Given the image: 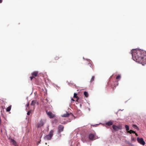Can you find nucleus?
<instances>
[{"mask_svg":"<svg viewBox=\"0 0 146 146\" xmlns=\"http://www.w3.org/2000/svg\"><path fill=\"white\" fill-rule=\"evenodd\" d=\"M121 76L120 75H118L116 77V79H120L121 78Z\"/></svg>","mask_w":146,"mask_h":146,"instance_id":"b1692460","label":"nucleus"},{"mask_svg":"<svg viewBox=\"0 0 146 146\" xmlns=\"http://www.w3.org/2000/svg\"><path fill=\"white\" fill-rule=\"evenodd\" d=\"M84 94L85 96L86 97H88V93L86 92H84Z\"/></svg>","mask_w":146,"mask_h":146,"instance_id":"f3484780","label":"nucleus"},{"mask_svg":"<svg viewBox=\"0 0 146 146\" xmlns=\"http://www.w3.org/2000/svg\"><path fill=\"white\" fill-rule=\"evenodd\" d=\"M62 117H64V115H62Z\"/></svg>","mask_w":146,"mask_h":146,"instance_id":"2f4dec72","label":"nucleus"},{"mask_svg":"<svg viewBox=\"0 0 146 146\" xmlns=\"http://www.w3.org/2000/svg\"><path fill=\"white\" fill-rule=\"evenodd\" d=\"M64 124L67 122H70L74 116L73 114L70 113H69L66 112V113L64 114Z\"/></svg>","mask_w":146,"mask_h":146,"instance_id":"f03ea898","label":"nucleus"},{"mask_svg":"<svg viewBox=\"0 0 146 146\" xmlns=\"http://www.w3.org/2000/svg\"><path fill=\"white\" fill-rule=\"evenodd\" d=\"M125 127L127 131H129V126L127 125H125Z\"/></svg>","mask_w":146,"mask_h":146,"instance_id":"5701e85b","label":"nucleus"},{"mask_svg":"<svg viewBox=\"0 0 146 146\" xmlns=\"http://www.w3.org/2000/svg\"><path fill=\"white\" fill-rule=\"evenodd\" d=\"M38 72L37 71H35L33 72L32 74V75L34 77L37 76L38 74Z\"/></svg>","mask_w":146,"mask_h":146,"instance_id":"9b49d317","label":"nucleus"},{"mask_svg":"<svg viewBox=\"0 0 146 146\" xmlns=\"http://www.w3.org/2000/svg\"><path fill=\"white\" fill-rule=\"evenodd\" d=\"M58 122V120L56 119H54L52 121V122L53 123H56Z\"/></svg>","mask_w":146,"mask_h":146,"instance_id":"a211bd4d","label":"nucleus"},{"mask_svg":"<svg viewBox=\"0 0 146 146\" xmlns=\"http://www.w3.org/2000/svg\"><path fill=\"white\" fill-rule=\"evenodd\" d=\"M133 127H135L136 129L138 128L137 127L136 125H133Z\"/></svg>","mask_w":146,"mask_h":146,"instance_id":"a878e982","label":"nucleus"},{"mask_svg":"<svg viewBox=\"0 0 146 146\" xmlns=\"http://www.w3.org/2000/svg\"><path fill=\"white\" fill-rule=\"evenodd\" d=\"M9 139L10 140L11 142H12L13 143V145H15V146H16V141L14 139H12V138L10 139Z\"/></svg>","mask_w":146,"mask_h":146,"instance_id":"ddd939ff","label":"nucleus"},{"mask_svg":"<svg viewBox=\"0 0 146 146\" xmlns=\"http://www.w3.org/2000/svg\"><path fill=\"white\" fill-rule=\"evenodd\" d=\"M46 112L47 115H48L50 118H52L55 117V115L52 113L51 112H48L47 111Z\"/></svg>","mask_w":146,"mask_h":146,"instance_id":"6e6552de","label":"nucleus"},{"mask_svg":"<svg viewBox=\"0 0 146 146\" xmlns=\"http://www.w3.org/2000/svg\"><path fill=\"white\" fill-rule=\"evenodd\" d=\"M88 137H89V138L90 139V140L91 141H93L95 139H94V138H95L94 135L92 133L90 134L89 135Z\"/></svg>","mask_w":146,"mask_h":146,"instance_id":"1a4fd4ad","label":"nucleus"},{"mask_svg":"<svg viewBox=\"0 0 146 146\" xmlns=\"http://www.w3.org/2000/svg\"><path fill=\"white\" fill-rule=\"evenodd\" d=\"M74 98H77L76 101H78V100L79 99V98L77 96V94L76 93H74Z\"/></svg>","mask_w":146,"mask_h":146,"instance_id":"2eb2a0df","label":"nucleus"},{"mask_svg":"<svg viewBox=\"0 0 146 146\" xmlns=\"http://www.w3.org/2000/svg\"><path fill=\"white\" fill-rule=\"evenodd\" d=\"M59 58L58 56H56L55 58V59L56 60H58Z\"/></svg>","mask_w":146,"mask_h":146,"instance_id":"bb28decb","label":"nucleus"},{"mask_svg":"<svg viewBox=\"0 0 146 146\" xmlns=\"http://www.w3.org/2000/svg\"><path fill=\"white\" fill-rule=\"evenodd\" d=\"M2 0H0V3H1L2 2Z\"/></svg>","mask_w":146,"mask_h":146,"instance_id":"c85d7f7f","label":"nucleus"},{"mask_svg":"<svg viewBox=\"0 0 146 146\" xmlns=\"http://www.w3.org/2000/svg\"><path fill=\"white\" fill-rule=\"evenodd\" d=\"M137 140L138 142L140 144L143 145H145V142L143 138L138 137L137 138Z\"/></svg>","mask_w":146,"mask_h":146,"instance_id":"39448f33","label":"nucleus"},{"mask_svg":"<svg viewBox=\"0 0 146 146\" xmlns=\"http://www.w3.org/2000/svg\"><path fill=\"white\" fill-rule=\"evenodd\" d=\"M11 106H9L8 107H7L6 110L7 111L9 112V111L11 110Z\"/></svg>","mask_w":146,"mask_h":146,"instance_id":"dca6fc26","label":"nucleus"},{"mask_svg":"<svg viewBox=\"0 0 146 146\" xmlns=\"http://www.w3.org/2000/svg\"><path fill=\"white\" fill-rule=\"evenodd\" d=\"M44 124V123L43 121L42 120H41L36 124V126L37 128H38L43 126Z\"/></svg>","mask_w":146,"mask_h":146,"instance_id":"423d86ee","label":"nucleus"},{"mask_svg":"<svg viewBox=\"0 0 146 146\" xmlns=\"http://www.w3.org/2000/svg\"><path fill=\"white\" fill-rule=\"evenodd\" d=\"M71 100H72L73 101H75V100L74 99H73V98Z\"/></svg>","mask_w":146,"mask_h":146,"instance_id":"7c9ffc66","label":"nucleus"},{"mask_svg":"<svg viewBox=\"0 0 146 146\" xmlns=\"http://www.w3.org/2000/svg\"><path fill=\"white\" fill-rule=\"evenodd\" d=\"M139 57L141 59V61L140 62H137L138 63L142 64L143 65L144 64H146V52L145 51V52H143Z\"/></svg>","mask_w":146,"mask_h":146,"instance_id":"7ed1b4c3","label":"nucleus"},{"mask_svg":"<svg viewBox=\"0 0 146 146\" xmlns=\"http://www.w3.org/2000/svg\"><path fill=\"white\" fill-rule=\"evenodd\" d=\"M94 78H95V77L94 76H93L92 77L90 82L91 83L94 80Z\"/></svg>","mask_w":146,"mask_h":146,"instance_id":"412c9836","label":"nucleus"},{"mask_svg":"<svg viewBox=\"0 0 146 146\" xmlns=\"http://www.w3.org/2000/svg\"><path fill=\"white\" fill-rule=\"evenodd\" d=\"M64 127L62 125H60L58 127V131L59 132H61L63 131Z\"/></svg>","mask_w":146,"mask_h":146,"instance_id":"9d476101","label":"nucleus"},{"mask_svg":"<svg viewBox=\"0 0 146 146\" xmlns=\"http://www.w3.org/2000/svg\"><path fill=\"white\" fill-rule=\"evenodd\" d=\"M32 110H30L28 111L27 112V114L28 115H29L31 113H32Z\"/></svg>","mask_w":146,"mask_h":146,"instance_id":"6ab92c4d","label":"nucleus"},{"mask_svg":"<svg viewBox=\"0 0 146 146\" xmlns=\"http://www.w3.org/2000/svg\"><path fill=\"white\" fill-rule=\"evenodd\" d=\"M113 123L112 121H109L106 123V125L108 126H110L113 125Z\"/></svg>","mask_w":146,"mask_h":146,"instance_id":"4468645a","label":"nucleus"},{"mask_svg":"<svg viewBox=\"0 0 146 146\" xmlns=\"http://www.w3.org/2000/svg\"><path fill=\"white\" fill-rule=\"evenodd\" d=\"M53 133L54 131L52 130H51L49 132V134L44 137V139L46 140H49L51 139L53 135Z\"/></svg>","mask_w":146,"mask_h":146,"instance_id":"20e7f679","label":"nucleus"},{"mask_svg":"<svg viewBox=\"0 0 146 146\" xmlns=\"http://www.w3.org/2000/svg\"><path fill=\"white\" fill-rule=\"evenodd\" d=\"M143 52H145V51L138 49H133L131 53L133 60L137 62H141V59L139 57L141 56Z\"/></svg>","mask_w":146,"mask_h":146,"instance_id":"f257e3e1","label":"nucleus"},{"mask_svg":"<svg viewBox=\"0 0 146 146\" xmlns=\"http://www.w3.org/2000/svg\"><path fill=\"white\" fill-rule=\"evenodd\" d=\"M35 78V77H34L33 76H31V77H30V79H31V80H32V79H33V78Z\"/></svg>","mask_w":146,"mask_h":146,"instance_id":"393cba45","label":"nucleus"},{"mask_svg":"<svg viewBox=\"0 0 146 146\" xmlns=\"http://www.w3.org/2000/svg\"><path fill=\"white\" fill-rule=\"evenodd\" d=\"M1 131L2 132V130H1Z\"/></svg>","mask_w":146,"mask_h":146,"instance_id":"473e14b6","label":"nucleus"},{"mask_svg":"<svg viewBox=\"0 0 146 146\" xmlns=\"http://www.w3.org/2000/svg\"><path fill=\"white\" fill-rule=\"evenodd\" d=\"M129 133H135V132L132 130H131L130 131H127Z\"/></svg>","mask_w":146,"mask_h":146,"instance_id":"aec40b11","label":"nucleus"},{"mask_svg":"<svg viewBox=\"0 0 146 146\" xmlns=\"http://www.w3.org/2000/svg\"><path fill=\"white\" fill-rule=\"evenodd\" d=\"M88 66H90V67H91L92 68H93V64H91V63H89L88 64Z\"/></svg>","mask_w":146,"mask_h":146,"instance_id":"4be33fe9","label":"nucleus"},{"mask_svg":"<svg viewBox=\"0 0 146 146\" xmlns=\"http://www.w3.org/2000/svg\"><path fill=\"white\" fill-rule=\"evenodd\" d=\"M113 129L115 131H117L118 129H119V127L115 125H113L112 126Z\"/></svg>","mask_w":146,"mask_h":146,"instance_id":"f8f14e48","label":"nucleus"},{"mask_svg":"<svg viewBox=\"0 0 146 146\" xmlns=\"http://www.w3.org/2000/svg\"><path fill=\"white\" fill-rule=\"evenodd\" d=\"M135 135L137 136L138 135V134L137 133H136L135 132Z\"/></svg>","mask_w":146,"mask_h":146,"instance_id":"c756f323","label":"nucleus"},{"mask_svg":"<svg viewBox=\"0 0 146 146\" xmlns=\"http://www.w3.org/2000/svg\"><path fill=\"white\" fill-rule=\"evenodd\" d=\"M38 102L36 100H33L31 102V105L33 106V109L34 110L35 108V105L37 104L38 105Z\"/></svg>","mask_w":146,"mask_h":146,"instance_id":"0eeeda50","label":"nucleus"},{"mask_svg":"<svg viewBox=\"0 0 146 146\" xmlns=\"http://www.w3.org/2000/svg\"><path fill=\"white\" fill-rule=\"evenodd\" d=\"M29 104L28 103H27V104L26 105V106H27V107H29Z\"/></svg>","mask_w":146,"mask_h":146,"instance_id":"cd10ccee","label":"nucleus"}]
</instances>
